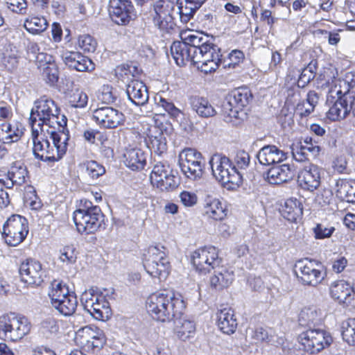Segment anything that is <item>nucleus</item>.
<instances>
[{
    "instance_id": "obj_39",
    "label": "nucleus",
    "mask_w": 355,
    "mask_h": 355,
    "mask_svg": "<svg viewBox=\"0 0 355 355\" xmlns=\"http://www.w3.org/2000/svg\"><path fill=\"white\" fill-rule=\"evenodd\" d=\"M115 72L119 79L128 84L132 80H137V78L140 75L141 70L131 63L123 64L116 67Z\"/></svg>"
},
{
    "instance_id": "obj_43",
    "label": "nucleus",
    "mask_w": 355,
    "mask_h": 355,
    "mask_svg": "<svg viewBox=\"0 0 355 355\" xmlns=\"http://www.w3.org/2000/svg\"><path fill=\"white\" fill-rule=\"evenodd\" d=\"M318 69V62L316 60L311 61L309 64L304 67L297 80V86L300 88L305 87L312 80L314 79Z\"/></svg>"
},
{
    "instance_id": "obj_30",
    "label": "nucleus",
    "mask_w": 355,
    "mask_h": 355,
    "mask_svg": "<svg viewBox=\"0 0 355 355\" xmlns=\"http://www.w3.org/2000/svg\"><path fill=\"white\" fill-rule=\"evenodd\" d=\"M336 196L343 201L355 202V181L347 179H338L334 187Z\"/></svg>"
},
{
    "instance_id": "obj_15",
    "label": "nucleus",
    "mask_w": 355,
    "mask_h": 355,
    "mask_svg": "<svg viewBox=\"0 0 355 355\" xmlns=\"http://www.w3.org/2000/svg\"><path fill=\"white\" fill-rule=\"evenodd\" d=\"M354 94H345L338 96L336 98H330L327 101L329 105L327 116L331 121H340L345 119L350 114L353 115Z\"/></svg>"
},
{
    "instance_id": "obj_29",
    "label": "nucleus",
    "mask_w": 355,
    "mask_h": 355,
    "mask_svg": "<svg viewBox=\"0 0 355 355\" xmlns=\"http://www.w3.org/2000/svg\"><path fill=\"white\" fill-rule=\"evenodd\" d=\"M146 153L139 148H127L123 153L124 164L132 171L144 168L146 164Z\"/></svg>"
},
{
    "instance_id": "obj_62",
    "label": "nucleus",
    "mask_w": 355,
    "mask_h": 355,
    "mask_svg": "<svg viewBox=\"0 0 355 355\" xmlns=\"http://www.w3.org/2000/svg\"><path fill=\"white\" fill-rule=\"evenodd\" d=\"M82 332L83 334V337L84 338L86 343L87 340H94L99 337L100 333H103L100 329L97 327H85L83 329Z\"/></svg>"
},
{
    "instance_id": "obj_59",
    "label": "nucleus",
    "mask_w": 355,
    "mask_h": 355,
    "mask_svg": "<svg viewBox=\"0 0 355 355\" xmlns=\"http://www.w3.org/2000/svg\"><path fill=\"white\" fill-rule=\"evenodd\" d=\"M8 8L14 12L26 15L28 10L26 0H8Z\"/></svg>"
},
{
    "instance_id": "obj_23",
    "label": "nucleus",
    "mask_w": 355,
    "mask_h": 355,
    "mask_svg": "<svg viewBox=\"0 0 355 355\" xmlns=\"http://www.w3.org/2000/svg\"><path fill=\"white\" fill-rule=\"evenodd\" d=\"M331 297L340 304H349L355 295V286L341 279L333 282L330 286Z\"/></svg>"
},
{
    "instance_id": "obj_7",
    "label": "nucleus",
    "mask_w": 355,
    "mask_h": 355,
    "mask_svg": "<svg viewBox=\"0 0 355 355\" xmlns=\"http://www.w3.org/2000/svg\"><path fill=\"white\" fill-rule=\"evenodd\" d=\"M252 95L246 87L233 90L221 105V115L227 123L236 125L241 118L240 113L252 99Z\"/></svg>"
},
{
    "instance_id": "obj_38",
    "label": "nucleus",
    "mask_w": 355,
    "mask_h": 355,
    "mask_svg": "<svg viewBox=\"0 0 355 355\" xmlns=\"http://www.w3.org/2000/svg\"><path fill=\"white\" fill-rule=\"evenodd\" d=\"M181 316L175 320V333L177 336L182 340L185 341L195 334L196 327L193 322L190 320H182Z\"/></svg>"
},
{
    "instance_id": "obj_21",
    "label": "nucleus",
    "mask_w": 355,
    "mask_h": 355,
    "mask_svg": "<svg viewBox=\"0 0 355 355\" xmlns=\"http://www.w3.org/2000/svg\"><path fill=\"white\" fill-rule=\"evenodd\" d=\"M58 109V107L55 102L51 99L46 98L45 96L36 101L35 106L31 112L30 123L32 129L35 128L37 121L42 123L51 114L55 113Z\"/></svg>"
},
{
    "instance_id": "obj_58",
    "label": "nucleus",
    "mask_w": 355,
    "mask_h": 355,
    "mask_svg": "<svg viewBox=\"0 0 355 355\" xmlns=\"http://www.w3.org/2000/svg\"><path fill=\"white\" fill-rule=\"evenodd\" d=\"M78 46L84 51L93 53L95 51L97 42L96 40L88 34L80 35L78 37Z\"/></svg>"
},
{
    "instance_id": "obj_27",
    "label": "nucleus",
    "mask_w": 355,
    "mask_h": 355,
    "mask_svg": "<svg viewBox=\"0 0 355 355\" xmlns=\"http://www.w3.org/2000/svg\"><path fill=\"white\" fill-rule=\"evenodd\" d=\"M257 157L262 165L270 166L277 164L286 159V154L275 145H267L261 148Z\"/></svg>"
},
{
    "instance_id": "obj_55",
    "label": "nucleus",
    "mask_w": 355,
    "mask_h": 355,
    "mask_svg": "<svg viewBox=\"0 0 355 355\" xmlns=\"http://www.w3.org/2000/svg\"><path fill=\"white\" fill-rule=\"evenodd\" d=\"M88 102V96L86 93L80 90L74 91L69 98V103L71 107L83 108L86 107Z\"/></svg>"
},
{
    "instance_id": "obj_41",
    "label": "nucleus",
    "mask_w": 355,
    "mask_h": 355,
    "mask_svg": "<svg viewBox=\"0 0 355 355\" xmlns=\"http://www.w3.org/2000/svg\"><path fill=\"white\" fill-rule=\"evenodd\" d=\"M48 26L44 17H32L27 18L24 24V28L31 34L37 35L44 32Z\"/></svg>"
},
{
    "instance_id": "obj_14",
    "label": "nucleus",
    "mask_w": 355,
    "mask_h": 355,
    "mask_svg": "<svg viewBox=\"0 0 355 355\" xmlns=\"http://www.w3.org/2000/svg\"><path fill=\"white\" fill-rule=\"evenodd\" d=\"M192 262L196 270L200 272H208L222 263L218 257V252L214 246H205L193 252Z\"/></svg>"
},
{
    "instance_id": "obj_22",
    "label": "nucleus",
    "mask_w": 355,
    "mask_h": 355,
    "mask_svg": "<svg viewBox=\"0 0 355 355\" xmlns=\"http://www.w3.org/2000/svg\"><path fill=\"white\" fill-rule=\"evenodd\" d=\"M62 60L69 69L78 71H89L94 69V64L92 60L80 52H66L62 55Z\"/></svg>"
},
{
    "instance_id": "obj_49",
    "label": "nucleus",
    "mask_w": 355,
    "mask_h": 355,
    "mask_svg": "<svg viewBox=\"0 0 355 355\" xmlns=\"http://www.w3.org/2000/svg\"><path fill=\"white\" fill-rule=\"evenodd\" d=\"M341 334L345 341L355 345V318H349L343 322Z\"/></svg>"
},
{
    "instance_id": "obj_50",
    "label": "nucleus",
    "mask_w": 355,
    "mask_h": 355,
    "mask_svg": "<svg viewBox=\"0 0 355 355\" xmlns=\"http://www.w3.org/2000/svg\"><path fill=\"white\" fill-rule=\"evenodd\" d=\"M154 162L155 163L153 165V168L150 174V181L152 184L153 182H159L161 180V176L168 174L170 171H171L169 165L166 162L156 160L155 157L154 158Z\"/></svg>"
},
{
    "instance_id": "obj_2",
    "label": "nucleus",
    "mask_w": 355,
    "mask_h": 355,
    "mask_svg": "<svg viewBox=\"0 0 355 355\" xmlns=\"http://www.w3.org/2000/svg\"><path fill=\"white\" fill-rule=\"evenodd\" d=\"M186 308L184 302L175 297L170 292L162 291L152 294L146 302V309L152 317L158 321L166 322L178 319Z\"/></svg>"
},
{
    "instance_id": "obj_57",
    "label": "nucleus",
    "mask_w": 355,
    "mask_h": 355,
    "mask_svg": "<svg viewBox=\"0 0 355 355\" xmlns=\"http://www.w3.org/2000/svg\"><path fill=\"white\" fill-rule=\"evenodd\" d=\"M60 260L67 265L74 263L77 259V252L73 245H67L60 251Z\"/></svg>"
},
{
    "instance_id": "obj_54",
    "label": "nucleus",
    "mask_w": 355,
    "mask_h": 355,
    "mask_svg": "<svg viewBox=\"0 0 355 355\" xmlns=\"http://www.w3.org/2000/svg\"><path fill=\"white\" fill-rule=\"evenodd\" d=\"M42 69V76L48 83L53 85L58 82L59 71L54 61L44 66Z\"/></svg>"
},
{
    "instance_id": "obj_4",
    "label": "nucleus",
    "mask_w": 355,
    "mask_h": 355,
    "mask_svg": "<svg viewBox=\"0 0 355 355\" xmlns=\"http://www.w3.org/2000/svg\"><path fill=\"white\" fill-rule=\"evenodd\" d=\"M213 175L228 190L239 187L243 182V175L230 159L220 154L214 155L209 162Z\"/></svg>"
},
{
    "instance_id": "obj_9",
    "label": "nucleus",
    "mask_w": 355,
    "mask_h": 355,
    "mask_svg": "<svg viewBox=\"0 0 355 355\" xmlns=\"http://www.w3.org/2000/svg\"><path fill=\"white\" fill-rule=\"evenodd\" d=\"M299 340L306 352L317 354L331 345L333 338L324 329L313 328L302 332L299 335Z\"/></svg>"
},
{
    "instance_id": "obj_5",
    "label": "nucleus",
    "mask_w": 355,
    "mask_h": 355,
    "mask_svg": "<svg viewBox=\"0 0 355 355\" xmlns=\"http://www.w3.org/2000/svg\"><path fill=\"white\" fill-rule=\"evenodd\" d=\"M32 325L28 319L15 313L0 316V339L7 342H17L28 335Z\"/></svg>"
},
{
    "instance_id": "obj_1",
    "label": "nucleus",
    "mask_w": 355,
    "mask_h": 355,
    "mask_svg": "<svg viewBox=\"0 0 355 355\" xmlns=\"http://www.w3.org/2000/svg\"><path fill=\"white\" fill-rule=\"evenodd\" d=\"M182 41H175L171 53L176 64L183 66L186 62L193 64L205 73L215 71L220 62V49L213 42V38L202 33L191 31L180 34Z\"/></svg>"
},
{
    "instance_id": "obj_45",
    "label": "nucleus",
    "mask_w": 355,
    "mask_h": 355,
    "mask_svg": "<svg viewBox=\"0 0 355 355\" xmlns=\"http://www.w3.org/2000/svg\"><path fill=\"white\" fill-rule=\"evenodd\" d=\"M155 101L158 107L163 108L171 117L175 119L177 121L183 116L182 111L175 107L172 101L166 99L161 96H156L155 98Z\"/></svg>"
},
{
    "instance_id": "obj_60",
    "label": "nucleus",
    "mask_w": 355,
    "mask_h": 355,
    "mask_svg": "<svg viewBox=\"0 0 355 355\" xmlns=\"http://www.w3.org/2000/svg\"><path fill=\"white\" fill-rule=\"evenodd\" d=\"M313 231L315 239H323L329 238L335 231V228L334 227H327L322 224H318Z\"/></svg>"
},
{
    "instance_id": "obj_8",
    "label": "nucleus",
    "mask_w": 355,
    "mask_h": 355,
    "mask_svg": "<svg viewBox=\"0 0 355 355\" xmlns=\"http://www.w3.org/2000/svg\"><path fill=\"white\" fill-rule=\"evenodd\" d=\"M104 218L100 207H92L90 211H75L73 216L78 232L87 234L105 229Z\"/></svg>"
},
{
    "instance_id": "obj_52",
    "label": "nucleus",
    "mask_w": 355,
    "mask_h": 355,
    "mask_svg": "<svg viewBox=\"0 0 355 355\" xmlns=\"http://www.w3.org/2000/svg\"><path fill=\"white\" fill-rule=\"evenodd\" d=\"M159 182H153V184L162 191L173 190L178 187L175 177L172 174V170L168 174L163 175L160 177Z\"/></svg>"
},
{
    "instance_id": "obj_24",
    "label": "nucleus",
    "mask_w": 355,
    "mask_h": 355,
    "mask_svg": "<svg viewBox=\"0 0 355 355\" xmlns=\"http://www.w3.org/2000/svg\"><path fill=\"white\" fill-rule=\"evenodd\" d=\"M164 130L166 132V129L156 125L152 126L149 129L148 140L146 141L148 147L158 157L165 153L167 150Z\"/></svg>"
},
{
    "instance_id": "obj_16",
    "label": "nucleus",
    "mask_w": 355,
    "mask_h": 355,
    "mask_svg": "<svg viewBox=\"0 0 355 355\" xmlns=\"http://www.w3.org/2000/svg\"><path fill=\"white\" fill-rule=\"evenodd\" d=\"M109 12L112 21L119 25L128 24L135 16L130 0H110Z\"/></svg>"
},
{
    "instance_id": "obj_44",
    "label": "nucleus",
    "mask_w": 355,
    "mask_h": 355,
    "mask_svg": "<svg viewBox=\"0 0 355 355\" xmlns=\"http://www.w3.org/2000/svg\"><path fill=\"white\" fill-rule=\"evenodd\" d=\"M60 109L57 110L55 113H52L46 119L44 120L42 123H38L37 126L41 128L43 124L48 125L49 127L55 128V125H58L59 130L58 132H64L69 135L68 130L65 128L67 125V118L62 115L61 120H59Z\"/></svg>"
},
{
    "instance_id": "obj_47",
    "label": "nucleus",
    "mask_w": 355,
    "mask_h": 355,
    "mask_svg": "<svg viewBox=\"0 0 355 355\" xmlns=\"http://www.w3.org/2000/svg\"><path fill=\"white\" fill-rule=\"evenodd\" d=\"M68 286L61 282L53 281L51 284V288L49 291V296L51 299V305L53 306L58 303L62 295L69 293Z\"/></svg>"
},
{
    "instance_id": "obj_61",
    "label": "nucleus",
    "mask_w": 355,
    "mask_h": 355,
    "mask_svg": "<svg viewBox=\"0 0 355 355\" xmlns=\"http://www.w3.org/2000/svg\"><path fill=\"white\" fill-rule=\"evenodd\" d=\"M234 162L238 168L240 169H244L250 164V155L245 151H239L236 155Z\"/></svg>"
},
{
    "instance_id": "obj_64",
    "label": "nucleus",
    "mask_w": 355,
    "mask_h": 355,
    "mask_svg": "<svg viewBox=\"0 0 355 355\" xmlns=\"http://www.w3.org/2000/svg\"><path fill=\"white\" fill-rule=\"evenodd\" d=\"M180 198L182 203L186 207H192L197 202L196 195L189 191H182Z\"/></svg>"
},
{
    "instance_id": "obj_46",
    "label": "nucleus",
    "mask_w": 355,
    "mask_h": 355,
    "mask_svg": "<svg viewBox=\"0 0 355 355\" xmlns=\"http://www.w3.org/2000/svg\"><path fill=\"white\" fill-rule=\"evenodd\" d=\"M80 166L85 171V175L92 180L105 173L104 166L94 160L86 161L80 164Z\"/></svg>"
},
{
    "instance_id": "obj_51",
    "label": "nucleus",
    "mask_w": 355,
    "mask_h": 355,
    "mask_svg": "<svg viewBox=\"0 0 355 355\" xmlns=\"http://www.w3.org/2000/svg\"><path fill=\"white\" fill-rule=\"evenodd\" d=\"M178 9L182 21L187 22L197 9L185 0H178Z\"/></svg>"
},
{
    "instance_id": "obj_6",
    "label": "nucleus",
    "mask_w": 355,
    "mask_h": 355,
    "mask_svg": "<svg viewBox=\"0 0 355 355\" xmlns=\"http://www.w3.org/2000/svg\"><path fill=\"white\" fill-rule=\"evenodd\" d=\"M143 264L146 271L153 277L165 279L170 272V262L163 245H151L144 254Z\"/></svg>"
},
{
    "instance_id": "obj_40",
    "label": "nucleus",
    "mask_w": 355,
    "mask_h": 355,
    "mask_svg": "<svg viewBox=\"0 0 355 355\" xmlns=\"http://www.w3.org/2000/svg\"><path fill=\"white\" fill-rule=\"evenodd\" d=\"M78 301L75 293H71L68 295V298L64 302L60 300L52 306L54 307L60 314L64 316H70L73 315L77 308Z\"/></svg>"
},
{
    "instance_id": "obj_48",
    "label": "nucleus",
    "mask_w": 355,
    "mask_h": 355,
    "mask_svg": "<svg viewBox=\"0 0 355 355\" xmlns=\"http://www.w3.org/2000/svg\"><path fill=\"white\" fill-rule=\"evenodd\" d=\"M59 329L58 321L49 317L42 321L40 330L46 338H51L58 333Z\"/></svg>"
},
{
    "instance_id": "obj_32",
    "label": "nucleus",
    "mask_w": 355,
    "mask_h": 355,
    "mask_svg": "<svg viewBox=\"0 0 355 355\" xmlns=\"http://www.w3.org/2000/svg\"><path fill=\"white\" fill-rule=\"evenodd\" d=\"M28 171L26 168L19 163H15L7 174V181L0 179L7 188H12L13 185H22L26 182Z\"/></svg>"
},
{
    "instance_id": "obj_26",
    "label": "nucleus",
    "mask_w": 355,
    "mask_h": 355,
    "mask_svg": "<svg viewBox=\"0 0 355 355\" xmlns=\"http://www.w3.org/2000/svg\"><path fill=\"white\" fill-rule=\"evenodd\" d=\"M126 93L129 100L139 106L145 105L149 98L147 87L139 80H132L127 84Z\"/></svg>"
},
{
    "instance_id": "obj_56",
    "label": "nucleus",
    "mask_w": 355,
    "mask_h": 355,
    "mask_svg": "<svg viewBox=\"0 0 355 355\" xmlns=\"http://www.w3.org/2000/svg\"><path fill=\"white\" fill-rule=\"evenodd\" d=\"M220 58H222V56ZM243 58L244 54L242 51L239 50H233L229 53L228 57L226 59L223 60L222 58H220V62H219L218 66L223 63L224 68H234L243 60Z\"/></svg>"
},
{
    "instance_id": "obj_33",
    "label": "nucleus",
    "mask_w": 355,
    "mask_h": 355,
    "mask_svg": "<svg viewBox=\"0 0 355 355\" xmlns=\"http://www.w3.org/2000/svg\"><path fill=\"white\" fill-rule=\"evenodd\" d=\"M282 216L288 221L295 222L302 214V205L296 198L287 199L280 210Z\"/></svg>"
},
{
    "instance_id": "obj_63",
    "label": "nucleus",
    "mask_w": 355,
    "mask_h": 355,
    "mask_svg": "<svg viewBox=\"0 0 355 355\" xmlns=\"http://www.w3.org/2000/svg\"><path fill=\"white\" fill-rule=\"evenodd\" d=\"M307 150L303 148V146L299 144L294 145L292 147V155L293 158L300 162L308 159Z\"/></svg>"
},
{
    "instance_id": "obj_12",
    "label": "nucleus",
    "mask_w": 355,
    "mask_h": 355,
    "mask_svg": "<svg viewBox=\"0 0 355 355\" xmlns=\"http://www.w3.org/2000/svg\"><path fill=\"white\" fill-rule=\"evenodd\" d=\"M84 309L98 320H106L111 315L109 302L103 296L94 293L92 291H85L81 296Z\"/></svg>"
},
{
    "instance_id": "obj_3",
    "label": "nucleus",
    "mask_w": 355,
    "mask_h": 355,
    "mask_svg": "<svg viewBox=\"0 0 355 355\" xmlns=\"http://www.w3.org/2000/svg\"><path fill=\"white\" fill-rule=\"evenodd\" d=\"M50 135L53 140L52 145L47 139L39 138L38 130L36 128L32 129L33 154L35 158L43 162H58L67 152L69 135L64 132L55 131H51Z\"/></svg>"
},
{
    "instance_id": "obj_19",
    "label": "nucleus",
    "mask_w": 355,
    "mask_h": 355,
    "mask_svg": "<svg viewBox=\"0 0 355 355\" xmlns=\"http://www.w3.org/2000/svg\"><path fill=\"white\" fill-rule=\"evenodd\" d=\"M175 4L169 0H158L153 5V20L155 26L160 30H166L168 23L173 19Z\"/></svg>"
},
{
    "instance_id": "obj_42",
    "label": "nucleus",
    "mask_w": 355,
    "mask_h": 355,
    "mask_svg": "<svg viewBox=\"0 0 355 355\" xmlns=\"http://www.w3.org/2000/svg\"><path fill=\"white\" fill-rule=\"evenodd\" d=\"M345 94H354L349 91V86L346 82L341 78H334L329 85V89L327 95V100L330 98H336L338 96L345 95Z\"/></svg>"
},
{
    "instance_id": "obj_37",
    "label": "nucleus",
    "mask_w": 355,
    "mask_h": 355,
    "mask_svg": "<svg viewBox=\"0 0 355 355\" xmlns=\"http://www.w3.org/2000/svg\"><path fill=\"white\" fill-rule=\"evenodd\" d=\"M205 214L216 220H221L226 216V209L221 202L216 198H207L205 205Z\"/></svg>"
},
{
    "instance_id": "obj_11",
    "label": "nucleus",
    "mask_w": 355,
    "mask_h": 355,
    "mask_svg": "<svg viewBox=\"0 0 355 355\" xmlns=\"http://www.w3.org/2000/svg\"><path fill=\"white\" fill-rule=\"evenodd\" d=\"M28 233V221L24 217L14 214L11 216L3 226L2 234L6 242L11 246L21 243Z\"/></svg>"
},
{
    "instance_id": "obj_13",
    "label": "nucleus",
    "mask_w": 355,
    "mask_h": 355,
    "mask_svg": "<svg viewBox=\"0 0 355 355\" xmlns=\"http://www.w3.org/2000/svg\"><path fill=\"white\" fill-rule=\"evenodd\" d=\"M318 264L307 259L297 261L294 267V272L299 280L304 285L316 286L324 279L322 272L317 268Z\"/></svg>"
},
{
    "instance_id": "obj_17",
    "label": "nucleus",
    "mask_w": 355,
    "mask_h": 355,
    "mask_svg": "<svg viewBox=\"0 0 355 355\" xmlns=\"http://www.w3.org/2000/svg\"><path fill=\"white\" fill-rule=\"evenodd\" d=\"M19 272L21 281L28 285L39 286L43 282L44 272L38 261L26 259L21 263Z\"/></svg>"
},
{
    "instance_id": "obj_18",
    "label": "nucleus",
    "mask_w": 355,
    "mask_h": 355,
    "mask_svg": "<svg viewBox=\"0 0 355 355\" xmlns=\"http://www.w3.org/2000/svg\"><path fill=\"white\" fill-rule=\"evenodd\" d=\"M93 117L99 125L106 128H115L125 121L124 114L111 107L97 108L94 111Z\"/></svg>"
},
{
    "instance_id": "obj_34",
    "label": "nucleus",
    "mask_w": 355,
    "mask_h": 355,
    "mask_svg": "<svg viewBox=\"0 0 355 355\" xmlns=\"http://www.w3.org/2000/svg\"><path fill=\"white\" fill-rule=\"evenodd\" d=\"M298 322L300 325L308 329L315 328L321 322V314L315 307H304L300 313Z\"/></svg>"
},
{
    "instance_id": "obj_28",
    "label": "nucleus",
    "mask_w": 355,
    "mask_h": 355,
    "mask_svg": "<svg viewBox=\"0 0 355 355\" xmlns=\"http://www.w3.org/2000/svg\"><path fill=\"white\" fill-rule=\"evenodd\" d=\"M294 176V170L289 164H275L268 171L266 178L270 184H279L291 180Z\"/></svg>"
},
{
    "instance_id": "obj_31",
    "label": "nucleus",
    "mask_w": 355,
    "mask_h": 355,
    "mask_svg": "<svg viewBox=\"0 0 355 355\" xmlns=\"http://www.w3.org/2000/svg\"><path fill=\"white\" fill-rule=\"evenodd\" d=\"M217 324L218 328L227 334H233L237 327V322L234 311L230 308H224L217 313Z\"/></svg>"
},
{
    "instance_id": "obj_10",
    "label": "nucleus",
    "mask_w": 355,
    "mask_h": 355,
    "mask_svg": "<svg viewBox=\"0 0 355 355\" xmlns=\"http://www.w3.org/2000/svg\"><path fill=\"white\" fill-rule=\"evenodd\" d=\"M179 165L187 178L195 180L202 176L205 162L196 149L185 148L179 155Z\"/></svg>"
},
{
    "instance_id": "obj_53",
    "label": "nucleus",
    "mask_w": 355,
    "mask_h": 355,
    "mask_svg": "<svg viewBox=\"0 0 355 355\" xmlns=\"http://www.w3.org/2000/svg\"><path fill=\"white\" fill-rule=\"evenodd\" d=\"M118 97L117 90L110 85H104L101 89L98 99L104 103L110 104L116 101Z\"/></svg>"
},
{
    "instance_id": "obj_35",
    "label": "nucleus",
    "mask_w": 355,
    "mask_h": 355,
    "mask_svg": "<svg viewBox=\"0 0 355 355\" xmlns=\"http://www.w3.org/2000/svg\"><path fill=\"white\" fill-rule=\"evenodd\" d=\"M191 105L192 109L201 117H211L216 114L213 105L205 98L193 96L191 98Z\"/></svg>"
},
{
    "instance_id": "obj_36",
    "label": "nucleus",
    "mask_w": 355,
    "mask_h": 355,
    "mask_svg": "<svg viewBox=\"0 0 355 355\" xmlns=\"http://www.w3.org/2000/svg\"><path fill=\"white\" fill-rule=\"evenodd\" d=\"M23 131L17 124L3 123L0 126V141L4 144H11L20 139Z\"/></svg>"
},
{
    "instance_id": "obj_25",
    "label": "nucleus",
    "mask_w": 355,
    "mask_h": 355,
    "mask_svg": "<svg viewBox=\"0 0 355 355\" xmlns=\"http://www.w3.org/2000/svg\"><path fill=\"white\" fill-rule=\"evenodd\" d=\"M213 274L210 277V286L212 288L217 291L227 288L232 284L234 275V272L230 270L225 266L218 264V266L214 267Z\"/></svg>"
},
{
    "instance_id": "obj_20",
    "label": "nucleus",
    "mask_w": 355,
    "mask_h": 355,
    "mask_svg": "<svg viewBox=\"0 0 355 355\" xmlns=\"http://www.w3.org/2000/svg\"><path fill=\"white\" fill-rule=\"evenodd\" d=\"M322 169L314 164L306 166L298 174L300 186L305 190L313 191L317 189L321 180Z\"/></svg>"
}]
</instances>
